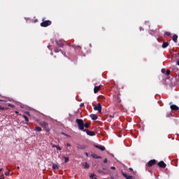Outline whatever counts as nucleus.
<instances>
[{
  "instance_id": "obj_1",
  "label": "nucleus",
  "mask_w": 179,
  "mask_h": 179,
  "mask_svg": "<svg viewBox=\"0 0 179 179\" xmlns=\"http://www.w3.org/2000/svg\"><path fill=\"white\" fill-rule=\"evenodd\" d=\"M76 122L78 124V127L80 131H84L85 129V123L82 120V119H76Z\"/></svg>"
},
{
  "instance_id": "obj_2",
  "label": "nucleus",
  "mask_w": 179,
  "mask_h": 179,
  "mask_svg": "<svg viewBox=\"0 0 179 179\" xmlns=\"http://www.w3.org/2000/svg\"><path fill=\"white\" fill-rule=\"evenodd\" d=\"M39 125L46 131V132H50V127H48V123L45 122H42L39 123Z\"/></svg>"
},
{
  "instance_id": "obj_3",
  "label": "nucleus",
  "mask_w": 179,
  "mask_h": 179,
  "mask_svg": "<svg viewBox=\"0 0 179 179\" xmlns=\"http://www.w3.org/2000/svg\"><path fill=\"white\" fill-rule=\"evenodd\" d=\"M41 27H48V26H51V21L43 20V22L41 23Z\"/></svg>"
},
{
  "instance_id": "obj_4",
  "label": "nucleus",
  "mask_w": 179,
  "mask_h": 179,
  "mask_svg": "<svg viewBox=\"0 0 179 179\" xmlns=\"http://www.w3.org/2000/svg\"><path fill=\"white\" fill-rule=\"evenodd\" d=\"M83 132H86L87 135L89 136H95L96 133L93 131H90L89 129H85Z\"/></svg>"
},
{
  "instance_id": "obj_5",
  "label": "nucleus",
  "mask_w": 179,
  "mask_h": 179,
  "mask_svg": "<svg viewBox=\"0 0 179 179\" xmlns=\"http://www.w3.org/2000/svg\"><path fill=\"white\" fill-rule=\"evenodd\" d=\"M94 110L95 111H98L99 113H101V103H98L97 106H94Z\"/></svg>"
},
{
  "instance_id": "obj_6",
  "label": "nucleus",
  "mask_w": 179,
  "mask_h": 179,
  "mask_svg": "<svg viewBox=\"0 0 179 179\" xmlns=\"http://www.w3.org/2000/svg\"><path fill=\"white\" fill-rule=\"evenodd\" d=\"M157 162V161H156V159H151L148 162L147 166H148L149 167H152V166H155Z\"/></svg>"
},
{
  "instance_id": "obj_7",
  "label": "nucleus",
  "mask_w": 179,
  "mask_h": 179,
  "mask_svg": "<svg viewBox=\"0 0 179 179\" xmlns=\"http://www.w3.org/2000/svg\"><path fill=\"white\" fill-rule=\"evenodd\" d=\"M87 146L86 145H82V144H77V149L78 150H85Z\"/></svg>"
},
{
  "instance_id": "obj_8",
  "label": "nucleus",
  "mask_w": 179,
  "mask_h": 179,
  "mask_svg": "<svg viewBox=\"0 0 179 179\" xmlns=\"http://www.w3.org/2000/svg\"><path fill=\"white\" fill-rule=\"evenodd\" d=\"M158 166L161 168V169H166V167H167V164H166V163H164L163 161H160L158 163Z\"/></svg>"
},
{
  "instance_id": "obj_9",
  "label": "nucleus",
  "mask_w": 179,
  "mask_h": 179,
  "mask_svg": "<svg viewBox=\"0 0 179 179\" xmlns=\"http://www.w3.org/2000/svg\"><path fill=\"white\" fill-rule=\"evenodd\" d=\"M94 148H96V149H99V150H101L102 152H104L106 150V147L100 145H94Z\"/></svg>"
},
{
  "instance_id": "obj_10",
  "label": "nucleus",
  "mask_w": 179,
  "mask_h": 179,
  "mask_svg": "<svg viewBox=\"0 0 179 179\" xmlns=\"http://www.w3.org/2000/svg\"><path fill=\"white\" fill-rule=\"evenodd\" d=\"M170 108L173 111H178L179 110V107L177 106L176 105H171Z\"/></svg>"
},
{
  "instance_id": "obj_11",
  "label": "nucleus",
  "mask_w": 179,
  "mask_h": 179,
  "mask_svg": "<svg viewBox=\"0 0 179 179\" xmlns=\"http://www.w3.org/2000/svg\"><path fill=\"white\" fill-rule=\"evenodd\" d=\"M122 174L124 177V178H126V179H135V178H134V176H128V175H127V173H124V172H122Z\"/></svg>"
},
{
  "instance_id": "obj_12",
  "label": "nucleus",
  "mask_w": 179,
  "mask_h": 179,
  "mask_svg": "<svg viewBox=\"0 0 179 179\" xmlns=\"http://www.w3.org/2000/svg\"><path fill=\"white\" fill-rule=\"evenodd\" d=\"M56 43L59 47L60 48L64 47V42L62 41L59 40V41H57Z\"/></svg>"
},
{
  "instance_id": "obj_13",
  "label": "nucleus",
  "mask_w": 179,
  "mask_h": 179,
  "mask_svg": "<svg viewBox=\"0 0 179 179\" xmlns=\"http://www.w3.org/2000/svg\"><path fill=\"white\" fill-rule=\"evenodd\" d=\"M169 42H164L162 43V48H167L169 47Z\"/></svg>"
},
{
  "instance_id": "obj_14",
  "label": "nucleus",
  "mask_w": 179,
  "mask_h": 179,
  "mask_svg": "<svg viewBox=\"0 0 179 179\" xmlns=\"http://www.w3.org/2000/svg\"><path fill=\"white\" fill-rule=\"evenodd\" d=\"M90 117L92 118V120H93V121H96V120H97L98 118L97 115L94 114L90 115Z\"/></svg>"
},
{
  "instance_id": "obj_15",
  "label": "nucleus",
  "mask_w": 179,
  "mask_h": 179,
  "mask_svg": "<svg viewBox=\"0 0 179 179\" xmlns=\"http://www.w3.org/2000/svg\"><path fill=\"white\" fill-rule=\"evenodd\" d=\"M99 90H100V86H95L94 88V92L96 93H99Z\"/></svg>"
},
{
  "instance_id": "obj_16",
  "label": "nucleus",
  "mask_w": 179,
  "mask_h": 179,
  "mask_svg": "<svg viewBox=\"0 0 179 179\" xmlns=\"http://www.w3.org/2000/svg\"><path fill=\"white\" fill-rule=\"evenodd\" d=\"M22 117L25 120V124L27 125L29 124V117L25 115H23Z\"/></svg>"
},
{
  "instance_id": "obj_17",
  "label": "nucleus",
  "mask_w": 179,
  "mask_h": 179,
  "mask_svg": "<svg viewBox=\"0 0 179 179\" xmlns=\"http://www.w3.org/2000/svg\"><path fill=\"white\" fill-rule=\"evenodd\" d=\"M178 38V36L175 34L173 36L172 40L174 43H177Z\"/></svg>"
},
{
  "instance_id": "obj_18",
  "label": "nucleus",
  "mask_w": 179,
  "mask_h": 179,
  "mask_svg": "<svg viewBox=\"0 0 179 179\" xmlns=\"http://www.w3.org/2000/svg\"><path fill=\"white\" fill-rule=\"evenodd\" d=\"M115 99H116L115 101H117V103H121V98H120L118 95L115 96Z\"/></svg>"
},
{
  "instance_id": "obj_19",
  "label": "nucleus",
  "mask_w": 179,
  "mask_h": 179,
  "mask_svg": "<svg viewBox=\"0 0 179 179\" xmlns=\"http://www.w3.org/2000/svg\"><path fill=\"white\" fill-rule=\"evenodd\" d=\"M92 157L94 159H101V157L98 156V155H96V154H92Z\"/></svg>"
},
{
  "instance_id": "obj_20",
  "label": "nucleus",
  "mask_w": 179,
  "mask_h": 179,
  "mask_svg": "<svg viewBox=\"0 0 179 179\" xmlns=\"http://www.w3.org/2000/svg\"><path fill=\"white\" fill-rule=\"evenodd\" d=\"M52 167L53 170H57V169H59L58 164H53Z\"/></svg>"
},
{
  "instance_id": "obj_21",
  "label": "nucleus",
  "mask_w": 179,
  "mask_h": 179,
  "mask_svg": "<svg viewBox=\"0 0 179 179\" xmlns=\"http://www.w3.org/2000/svg\"><path fill=\"white\" fill-rule=\"evenodd\" d=\"M35 131H37V132H41V131H42L41 127H35Z\"/></svg>"
},
{
  "instance_id": "obj_22",
  "label": "nucleus",
  "mask_w": 179,
  "mask_h": 179,
  "mask_svg": "<svg viewBox=\"0 0 179 179\" xmlns=\"http://www.w3.org/2000/svg\"><path fill=\"white\" fill-rule=\"evenodd\" d=\"M99 100H101V101H104V100H106V97L104 96H99Z\"/></svg>"
},
{
  "instance_id": "obj_23",
  "label": "nucleus",
  "mask_w": 179,
  "mask_h": 179,
  "mask_svg": "<svg viewBox=\"0 0 179 179\" xmlns=\"http://www.w3.org/2000/svg\"><path fill=\"white\" fill-rule=\"evenodd\" d=\"M89 167H90L89 164H87V162H85L84 163V169H89Z\"/></svg>"
},
{
  "instance_id": "obj_24",
  "label": "nucleus",
  "mask_w": 179,
  "mask_h": 179,
  "mask_svg": "<svg viewBox=\"0 0 179 179\" xmlns=\"http://www.w3.org/2000/svg\"><path fill=\"white\" fill-rule=\"evenodd\" d=\"M64 163H68L69 162V157H64Z\"/></svg>"
},
{
  "instance_id": "obj_25",
  "label": "nucleus",
  "mask_w": 179,
  "mask_h": 179,
  "mask_svg": "<svg viewBox=\"0 0 179 179\" xmlns=\"http://www.w3.org/2000/svg\"><path fill=\"white\" fill-rule=\"evenodd\" d=\"M84 128H90V124L89 123L84 124Z\"/></svg>"
},
{
  "instance_id": "obj_26",
  "label": "nucleus",
  "mask_w": 179,
  "mask_h": 179,
  "mask_svg": "<svg viewBox=\"0 0 179 179\" xmlns=\"http://www.w3.org/2000/svg\"><path fill=\"white\" fill-rule=\"evenodd\" d=\"M165 36H167L168 37H170V36H171V33L169 31H166L165 32Z\"/></svg>"
},
{
  "instance_id": "obj_27",
  "label": "nucleus",
  "mask_w": 179,
  "mask_h": 179,
  "mask_svg": "<svg viewBox=\"0 0 179 179\" xmlns=\"http://www.w3.org/2000/svg\"><path fill=\"white\" fill-rule=\"evenodd\" d=\"M0 110H8V108L2 107V106H0Z\"/></svg>"
},
{
  "instance_id": "obj_28",
  "label": "nucleus",
  "mask_w": 179,
  "mask_h": 179,
  "mask_svg": "<svg viewBox=\"0 0 179 179\" xmlns=\"http://www.w3.org/2000/svg\"><path fill=\"white\" fill-rule=\"evenodd\" d=\"M170 73H171L170 70H167V71L165 72V74L167 75V76L170 75Z\"/></svg>"
},
{
  "instance_id": "obj_29",
  "label": "nucleus",
  "mask_w": 179,
  "mask_h": 179,
  "mask_svg": "<svg viewBox=\"0 0 179 179\" xmlns=\"http://www.w3.org/2000/svg\"><path fill=\"white\" fill-rule=\"evenodd\" d=\"M8 107H11V108H14V107H15V105H13L11 103H8Z\"/></svg>"
},
{
  "instance_id": "obj_30",
  "label": "nucleus",
  "mask_w": 179,
  "mask_h": 179,
  "mask_svg": "<svg viewBox=\"0 0 179 179\" xmlns=\"http://www.w3.org/2000/svg\"><path fill=\"white\" fill-rule=\"evenodd\" d=\"M56 149H57V150H62V148H61V147H59V145H57Z\"/></svg>"
},
{
  "instance_id": "obj_31",
  "label": "nucleus",
  "mask_w": 179,
  "mask_h": 179,
  "mask_svg": "<svg viewBox=\"0 0 179 179\" xmlns=\"http://www.w3.org/2000/svg\"><path fill=\"white\" fill-rule=\"evenodd\" d=\"M166 69H162V70H161V72L162 73H166Z\"/></svg>"
},
{
  "instance_id": "obj_32",
  "label": "nucleus",
  "mask_w": 179,
  "mask_h": 179,
  "mask_svg": "<svg viewBox=\"0 0 179 179\" xmlns=\"http://www.w3.org/2000/svg\"><path fill=\"white\" fill-rule=\"evenodd\" d=\"M10 171H8V172H6V173H5L4 174H5V176H9V173H10Z\"/></svg>"
},
{
  "instance_id": "obj_33",
  "label": "nucleus",
  "mask_w": 179,
  "mask_h": 179,
  "mask_svg": "<svg viewBox=\"0 0 179 179\" xmlns=\"http://www.w3.org/2000/svg\"><path fill=\"white\" fill-rule=\"evenodd\" d=\"M83 106H85V103H81L80 105V107H83Z\"/></svg>"
},
{
  "instance_id": "obj_34",
  "label": "nucleus",
  "mask_w": 179,
  "mask_h": 179,
  "mask_svg": "<svg viewBox=\"0 0 179 179\" xmlns=\"http://www.w3.org/2000/svg\"><path fill=\"white\" fill-rule=\"evenodd\" d=\"M107 162H108V159H107V158H106V159L103 160V163H107Z\"/></svg>"
},
{
  "instance_id": "obj_35",
  "label": "nucleus",
  "mask_w": 179,
  "mask_h": 179,
  "mask_svg": "<svg viewBox=\"0 0 179 179\" xmlns=\"http://www.w3.org/2000/svg\"><path fill=\"white\" fill-rule=\"evenodd\" d=\"M0 179H5V177L3 176V175H2V176L0 177Z\"/></svg>"
},
{
  "instance_id": "obj_36",
  "label": "nucleus",
  "mask_w": 179,
  "mask_h": 179,
  "mask_svg": "<svg viewBox=\"0 0 179 179\" xmlns=\"http://www.w3.org/2000/svg\"><path fill=\"white\" fill-rule=\"evenodd\" d=\"M111 170H115V168L114 166L110 167Z\"/></svg>"
},
{
  "instance_id": "obj_37",
  "label": "nucleus",
  "mask_w": 179,
  "mask_h": 179,
  "mask_svg": "<svg viewBox=\"0 0 179 179\" xmlns=\"http://www.w3.org/2000/svg\"><path fill=\"white\" fill-rule=\"evenodd\" d=\"M66 146H68L69 148H71V144L67 143V144H66Z\"/></svg>"
},
{
  "instance_id": "obj_38",
  "label": "nucleus",
  "mask_w": 179,
  "mask_h": 179,
  "mask_svg": "<svg viewBox=\"0 0 179 179\" xmlns=\"http://www.w3.org/2000/svg\"><path fill=\"white\" fill-rule=\"evenodd\" d=\"M15 114H19V111H17V110H15Z\"/></svg>"
},
{
  "instance_id": "obj_39",
  "label": "nucleus",
  "mask_w": 179,
  "mask_h": 179,
  "mask_svg": "<svg viewBox=\"0 0 179 179\" xmlns=\"http://www.w3.org/2000/svg\"><path fill=\"white\" fill-rule=\"evenodd\" d=\"M130 171H134V169L132 168H129Z\"/></svg>"
},
{
  "instance_id": "obj_40",
  "label": "nucleus",
  "mask_w": 179,
  "mask_h": 179,
  "mask_svg": "<svg viewBox=\"0 0 179 179\" xmlns=\"http://www.w3.org/2000/svg\"><path fill=\"white\" fill-rule=\"evenodd\" d=\"M85 155H86L87 157L89 156V153H87V152H85Z\"/></svg>"
},
{
  "instance_id": "obj_41",
  "label": "nucleus",
  "mask_w": 179,
  "mask_h": 179,
  "mask_svg": "<svg viewBox=\"0 0 179 179\" xmlns=\"http://www.w3.org/2000/svg\"><path fill=\"white\" fill-rule=\"evenodd\" d=\"M52 148H57V145H52Z\"/></svg>"
},
{
  "instance_id": "obj_42",
  "label": "nucleus",
  "mask_w": 179,
  "mask_h": 179,
  "mask_svg": "<svg viewBox=\"0 0 179 179\" xmlns=\"http://www.w3.org/2000/svg\"><path fill=\"white\" fill-rule=\"evenodd\" d=\"M59 51H58V50H55V52H58Z\"/></svg>"
},
{
  "instance_id": "obj_43",
  "label": "nucleus",
  "mask_w": 179,
  "mask_h": 179,
  "mask_svg": "<svg viewBox=\"0 0 179 179\" xmlns=\"http://www.w3.org/2000/svg\"><path fill=\"white\" fill-rule=\"evenodd\" d=\"M26 113H27V114H28V115H29V114H30V113H29V112H27Z\"/></svg>"
},
{
  "instance_id": "obj_44",
  "label": "nucleus",
  "mask_w": 179,
  "mask_h": 179,
  "mask_svg": "<svg viewBox=\"0 0 179 179\" xmlns=\"http://www.w3.org/2000/svg\"><path fill=\"white\" fill-rule=\"evenodd\" d=\"M0 101H3V100H2V99H0Z\"/></svg>"
},
{
  "instance_id": "obj_45",
  "label": "nucleus",
  "mask_w": 179,
  "mask_h": 179,
  "mask_svg": "<svg viewBox=\"0 0 179 179\" xmlns=\"http://www.w3.org/2000/svg\"><path fill=\"white\" fill-rule=\"evenodd\" d=\"M17 169H20V167L17 166Z\"/></svg>"
},
{
  "instance_id": "obj_46",
  "label": "nucleus",
  "mask_w": 179,
  "mask_h": 179,
  "mask_svg": "<svg viewBox=\"0 0 179 179\" xmlns=\"http://www.w3.org/2000/svg\"><path fill=\"white\" fill-rule=\"evenodd\" d=\"M2 171V169H0V171Z\"/></svg>"
},
{
  "instance_id": "obj_47",
  "label": "nucleus",
  "mask_w": 179,
  "mask_h": 179,
  "mask_svg": "<svg viewBox=\"0 0 179 179\" xmlns=\"http://www.w3.org/2000/svg\"><path fill=\"white\" fill-rule=\"evenodd\" d=\"M170 104L171 105V102L170 103Z\"/></svg>"
}]
</instances>
